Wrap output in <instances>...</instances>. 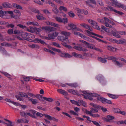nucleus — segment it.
<instances>
[{"label":"nucleus","mask_w":126,"mask_h":126,"mask_svg":"<svg viewBox=\"0 0 126 126\" xmlns=\"http://www.w3.org/2000/svg\"><path fill=\"white\" fill-rule=\"evenodd\" d=\"M0 15L1 16V17L2 18H4V16L6 15V11H3L2 10L0 11Z\"/></svg>","instance_id":"nucleus-34"},{"label":"nucleus","mask_w":126,"mask_h":126,"mask_svg":"<svg viewBox=\"0 0 126 126\" xmlns=\"http://www.w3.org/2000/svg\"><path fill=\"white\" fill-rule=\"evenodd\" d=\"M5 101L7 102H10L11 103L14 105H15L16 106H18V105H20L19 103H18L14 101H12L10 99L7 98H6L5 99Z\"/></svg>","instance_id":"nucleus-21"},{"label":"nucleus","mask_w":126,"mask_h":126,"mask_svg":"<svg viewBox=\"0 0 126 126\" xmlns=\"http://www.w3.org/2000/svg\"><path fill=\"white\" fill-rule=\"evenodd\" d=\"M72 55L75 57L77 58H81L82 55H81L77 54L76 52H73L72 53Z\"/></svg>","instance_id":"nucleus-27"},{"label":"nucleus","mask_w":126,"mask_h":126,"mask_svg":"<svg viewBox=\"0 0 126 126\" xmlns=\"http://www.w3.org/2000/svg\"><path fill=\"white\" fill-rule=\"evenodd\" d=\"M0 51L2 52L3 54H6V51L5 49L4 48L2 47L1 46H0Z\"/></svg>","instance_id":"nucleus-44"},{"label":"nucleus","mask_w":126,"mask_h":126,"mask_svg":"<svg viewBox=\"0 0 126 126\" xmlns=\"http://www.w3.org/2000/svg\"><path fill=\"white\" fill-rule=\"evenodd\" d=\"M78 103L80 105H82L85 107H86V105L85 102L82 100H79L78 101Z\"/></svg>","instance_id":"nucleus-28"},{"label":"nucleus","mask_w":126,"mask_h":126,"mask_svg":"<svg viewBox=\"0 0 126 126\" xmlns=\"http://www.w3.org/2000/svg\"><path fill=\"white\" fill-rule=\"evenodd\" d=\"M20 95L21 96L24 97L28 98L29 101L32 102V104H35L38 103V101L36 99H33L28 96V95L25 93H21L20 94Z\"/></svg>","instance_id":"nucleus-2"},{"label":"nucleus","mask_w":126,"mask_h":126,"mask_svg":"<svg viewBox=\"0 0 126 126\" xmlns=\"http://www.w3.org/2000/svg\"><path fill=\"white\" fill-rule=\"evenodd\" d=\"M60 56L63 57L69 58H71L72 56L68 53H61L60 55Z\"/></svg>","instance_id":"nucleus-19"},{"label":"nucleus","mask_w":126,"mask_h":126,"mask_svg":"<svg viewBox=\"0 0 126 126\" xmlns=\"http://www.w3.org/2000/svg\"><path fill=\"white\" fill-rule=\"evenodd\" d=\"M36 96L37 98H38L40 100H41L42 101H43V97L41 95H36Z\"/></svg>","instance_id":"nucleus-46"},{"label":"nucleus","mask_w":126,"mask_h":126,"mask_svg":"<svg viewBox=\"0 0 126 126\" xmlns=\"http://www.w3.org/2000/svg\"><path fill=\"white\" fill-rule=\"evenodd\" d=\"M82 92L84 94H82L81 95L83 96L84 98L85 99L92 100L93 99L92 97H96V98L98 100L103 103H106L109 104L112 103L111 102L110 100L101 97L97 94L89 93L87 92L86 91H83Z\"/></svg>","instance_id":"nucleus-1"},{"label":"nucleus","mask_w":126,"mask_h":126,"mask_svg":"<svg viewBox=\"0 0 126 126\" xmlns=\"http://www.w3.org/2000/svg\"><path fill=\"white\" fill-rule=\"evenodd\" d=\"M49 24L52 26L55 27H58L59 26V25L58 24H56L55 23L49 22Z\"/></svg>","instance_id":"nucleus-35"},{"label":"nucleus","mask_w":126,"mask_h":126,"mask_svg":"<svg viewBox=\"0 0 126 126\" xmlns=\"http://www.w3.org/2000/svg\"><path fill=\"white\" fill-rule=\"evenodd\" d=\"M21 32L19 30H15L14 31L13 33L15 34H21Z\"/></svg>","instance_id":"nucleus-52"},{"label":"nucleus","mask_w":126,"mask_h":126,"mask_svg":"<svg viewBox=\"0 0 126 126\" xmlns=\"http://www.w3.org/2000/svg\"><path fill=\"white\" fill-rule=\"evenodd\" d=\"M74 34L75 35H79L81 38L84 39L86 36L84 35L83 34L81 33H80L77 31H75L74 32Z\"/></svg>","instance_id":"nucleus-23"},{"label":"nucleus","mask_w":126,"mask_h":126,"mask_svg":"<svg viewBox=\"0 0 126 126\" xmlns=\"http://www.w3.org/2000/svg\"><path fill=\"white\" fill-rule=\"evenodd\" d=\"M33 42L35 43H40L43 45H47L46 43L44 41L40 39L36 38L33 40Z\"/></svg>","instance_id":"nucleus-12"},{"label":"nucleus","mask_w":126,"mask_h":126,"mask_svg":"<svg viewBox=\"0 0 126 126\" xmlns=\"http://www.w3.org/2000/svg\"><path fill=\"white\" fill-rule=\"evenodd\" d=\"M68 21L67 19V18H63L62 19V22L64 24L66 23Z\"/></svg>","instance_id":"nucleus-62"},{"label":"nucleus","mask_w":126,"mask_h":126,"mask_svg":"<svg viewBox=\"0 0 126 126\" xmlns=\"http://www.w3.org/2000/svg\"><path fill=\"white\" fill-rule=\"evenodd\" d=\"M96 78L98 80H99L100 82L103 84V82H105L104 81V78L101 75H99L96 77Z\"/></svg>","instance_id":"nucleus-14"},{"label":"nucleus","mask_w":126,"mask_h":126,"mask_svg":"<svg viewBox=\"0 0 126 126\" xmlns=\"http://www.w3.org/2000/svg\"><path fill=\"white\" fill-rule=\"evenodd\" d=\"M93 123L95 125H96V126H101L98 123V122L95 121H92Z\"/></svg>","instance_id":"nucleus-63"},{"label":"nucleus","mask_w":126,"mask_h":126,"mask_svg":"<svg viewBox=\"0 0 126 126\" xmlns=\"http://www.w3.org/2000/svg\"><path fill=\"white\" fill-rule=\"evenodd\" d=\"M107 48L108 50L110 51H114L116 50V48L113 47L111 46H107Z\"/></svg>","instance_id":"nucleus-31"},{"label":"nucleus","mask_w":126,"mask_h":126,"mask_svg":"<svg viewBox=\"0 0 126 126\" xmlns=\"http://www.w3.org/2000/svg\"><path fill=\"white\" fill-rule=\"evenodd\" d=\"M76 10L78 13L82 14L83 10L80 9L79 8H77L76 9Z\"/></svg>","instance_id":"nucleus-53"},{"label":"nucleus","mask_w":126,"mask_h":126,"mask_svg":"<svg viewBox=\"0 0 126 126\" xmlns=\"http://www.w3.org/2000/svg\"><path fill=\"white\" fill-rule=\"evenodd\" d=\"M58 35V33L57 32H55L52 34L49 33L48 34L49 40L54 39Z\"/></svg>","instance_id":"nucleus-7"},{"label":"nucleus","mask_w":126,"mask_h":126,"mask_svg":"<svg viewBox=\"0 0 126 126\" xmlns=\"http://www.w3.org/2000/svg\"><path fill=\"white\" fill-rule=\"evenodd\" d=\"M30 34V33L22 32L20 34L23 40H27Z\"/></svg>","instance_id":"nucleus-4"},{"label":"nucleus","mask_w":126,"mask_h":126,"mask_svg":"<svg viewBox=\"0 0 126 126\" xmlns=\"http://www.w3.org/2000/svg\"><path fill=\"white\" fill-rule=\"evenodd\" d=\"M112 62L115 65H117L119 67H122L123 66V64L122 63H120L116 60H113Z\"/></svg>","instance_id":"nucleus-20"},{"label":"nucleus","mask_w":126,"mask_h":126,"mask_svg":"<svg viewBox=\"0 0 126 126\" xmlns=\"http://www.w3.org/2000/svg\"><path fill=\"white\" fill-rule=\"evenodd\" d=\"M92 105L94 107V108H96L98 109H100L101 107L99 105H98L96 104H94L91 103L90 105Z\"/></svg>","instance_id":"nucleus-45"},{"label":"nucleus","mask_w":126,"mask_h":126,"mask_svg":"<svg viewBox=\"0 0 126 126\" xmlns=\"http://www.w3.org/2000/svg\"><path fill=\"white\" fill-rule=\"evenodd\" d=\"M13 5L14 7L18 9H19L21 10H23L22 7L21 6L15 3H13Z\"/></svg>","instance_id":"nucleus-26"},{"label":"nucleus","mask_w":126,"mask_h":126,"mask_svg":"<svg viewBox=\"0 0 126 126\" xmlns=\"http://www.w3.org/2000/svg\"><path fill=\"white\" fill-rule=\"evenodd\" d=\"M55 19L57 21L60 22H62V19L60 17L56 16L55 17Z\"/></svg>","instance_id":"nucleus-51"},{"label":"nucleus","mask_w":126,"mask_h":126,"mask_svg":"<svg viewBox=\"0 0 126 126\" xmlns=\"http://www.w3.org/2000/svg\"><path fill=\"white\" fill-rule=\"evenodd\" d=\"M88 22L92 27L94 25H95L96 24V22L95 21H93L91 20H88Z\"/></svg>","instance_id":"nucleus-41"},{"label":"nucleus","mask_w":126,"mask_h":126,"mask_svg":"<svg viewBox=\"0 0 126 126\" xmlns=\"http://www.w3.org/2000/svg\"><path fill=\"white\" fill-rule=\"evenodd\" d=\"M59 9L60 11L63 10L65 12H66L67 11V8L63 6H60L59 8Z\"/></svg>","instance_id":"nucleus-42"},{"label":"nucleus","mask_w":126,"mask_h":126,"mask_svg":"<svg viewBox=\"0 0 126 126\" xmlns=\"http://www.w3.org/2000/svg\"><path fill=\"white\" fill-rule=\"evenodd\" d=\"M68 37H64L62 36H58V39L59 40L63 42V41L66 39H67Z\"/></svg>","instance_id":"nucleus-25"},{"label":"nucleus","mask_w":126,"mask_h":126,"mask_svg":"<svg viewBox=\"0 0 126 126\" xmlns=\"http://www.w3.org/2000/svg\"><path fill=\"white\" fill-rule=\"evenodd\" d=\"M21 93H22L21 92L19 93V94L20 95V96L16 95L15 96V97L18 100L21 101H23V98L21 97H23L21 96L20 95V94Z\"/></svg>","instance_id":"nucleus-37"},{"label":"nucleus","mask_w":126,"mask_h":126,"mask_svg":"<svg viewBox=\"0 0 126 126\" xmlns=\"http://www.w3.org/2000/svg\"><path fill=\"white\" fill-rule=\"evenodd\" d=\"M62 44L63 45L69 49H71L72 48V47L71 46L67 45V44L65 42H63L62 43Z\"/></svg>","instance_id":"nucleus-30"},{"label":"nucleus","mask_w":126,"mask_h":126,"mask_svg":"<svg viewBox=\"0 0 126 126\" xmlns=\"http://www.w3.org/2000/svg\"><path fill=\"white\" fill-rule=\"evenodd\" d=\"M107 58H106L109 60H113L114 59L115 60H118V58H117L113 56H107Z\"/></svg>","instance_id":"nucleus-39"},{"label":"nucleus","mask_w":126,"mask_h":126,"mask_svg":"<svg viewBox=\"0 0 126 126\" xmlns=\"http://www.w3.org/2000/svg\"><path fill=\"white\" fill-rule=\"evenodd\" d=\"M69 16L71 17H73L75 16L74 14L72 11H70L68 13Z\"/></svg>","instance_id":"nucleus-56"},{"label":"nucleus","mask_w":126,"mask_h":126,"mask_svg":"<svg viewBox=\"0 0 126 126\" xmlns=\"http://www.w3.org/2000/svg\"><path fill=\"white\" fill-rule=\"evenodd\" d=\"M112 2V3L113 4L112 6H114L115 5V7L119 8L122 4L118 2L117 0H110Z\"/></svg>","instance_id":"nucleus-10"},{"label":"nucleus","mask_w":126,"mask_h":126,"mask_svg":"<svg viewBox=\"0 0 126 126\" xmlns=\"http://www.w3.org/2000/svg\"><path fill=\"white\" fill-rule=\"evenodd\" d=\"M28 112L25 113L23 111L21 112H20V115L23 117H25V118L27 117Z\"/></svg>","instance_id":"nucleus-36"},{"label":"nucleus","mask_w":126,"mask_h":126,"mask_svg":"<svg viewBox=\"0 0 126 126\" xmlns=\"http://www.w3.org/2000/svg\"><path fill=\"white\" fill-rule=\"evenodd\" d=\"M15 26L14 25L12 24H8L6 25V27L7 28H13Z\"/></svg>","instance_id":"nucleus-59"},{"label":"nucleus","mask_w":126,"mask_h":126,"mask_svg":"<svg viewBox=\"0 0 126 126\" xmlns=\"http://www.w3.org/2000/svg\"><path fill=\"white\" fill-rule=\"evenodd\" d=\"M86 45L87 46L88 48L91 49H94V46L93 45L89 44L88 43V44H86Z\"/></svg>","instance_id":"nucleus-43"},{"label":"nucleus","mask_w":126,"mask_h":126,"mask_svg":"<svg viewBox=\"0 0 126 126\" xmlns=\"http://www.w3.org/2000/svg\"><path fill=\"white\" fill-rule=\"evenodd\" d=\"M27 24L28 25H32L33 26H38L39 25L38 23L35 22L28 21L27 22Z\"/></svg>","instance_id":"nucleus-22"},{"label":"nucleus","mask_w":126,"mask_h":126,"mask_svg":"<svg viewBox=\"0 0 126 126\" xmlns=\"http://www.w3.org/2000/svg\"><path fill=\"white\" fill-rule=\"evenodd\" d=\"M32 11L35 13L39 14V11L35 8H33L32 9Z\"/></svg>","instance_id":"nucleus-55"},{"label":"nucleus","mask_w":126,"mask_h":126,"mask_svg":"<svg viewBox=\"0 0 126 126\" xmlns=\"http://www.w3.org/2000/svg\"><path fill=\"white\" fill-rule=\"evenodd\" d=\"M119 33L122 35H125L126 34V32L124 31H119L117 32Z\"/></svg>","instance_id":"nucleus-61"},{"label":"nucleus","mask_w":126,"mask_h":126,"mask_svg":"<svg viewBox=\"0 0 126 126\" xmlns=\"http://www.w3.org/2000/svg\"><path fill=\"white\" fill-rule=\"evenodd\" d=\"M23 80L25 81H29L30 79V77H27L26 76L23 77Z\"/></svg>","instance_id":"nucleus-48"},{"label":"nucleus","mask_w":126,"mask_h":126,"mask_svg":"<svg viewBox=\"0 0 126 126\" xmlns=\"http://www.w3.org/2000/svg\"><path fill=\"white\" fill-rule=\"evenodd\" d=\"M113 110L114 112L116 113H119L120 110L118 108H114L113 109Z\"/></svg>","instance_id":"nucleus-54"},{"label":"nucleus","mask_w":126,"mask_h":126,"mask_svg":"<svg viewBox=\"0 0 126 126\" xmlns=\"http://www.w3.org/2000/svg\"><path fill=\"white\" fill-rule=\"evenodd\" d=\"M2 5L5 8H12V5L7 2H4L2 4Z\"/></svg>","instance_id":"nucleus-17"},{"label":"nucleus","mask_w":126,"mask_h":126,"mask_svg":"<svg viewBox=\"0 0 126 126\" xmlns=\"http://www.w3.org/2000/svg\"><path fill=\"white\" fill-rule=\"evenodd\" d=\"M61 34L65 36V37H68V36H69L71 33L69 32H67L65 31H63L61 32Z\"/></svg>","instance_id":"nucleus-24"},{"label":"nucleus","mask_w":126,"mask_h":126,"mask_svg":"<svg viewBox=\"0 0 126 126\" xmlns=\"http://www.w3.org/2000/svg\"><path fill=\"white\" fill-rule=\"evenodd\" d=\"M119 8H121L123 9L126 11V7L124 5L122 4Z\"/></svg>","instance_id":"nucleus-64"},{"label":"nucleus","mask_w":126,"mask_h":126,"mask_svg":"<svg viewBox=\"0 0 126 126\" xmlns=\"http://www.w3.org/2000/svg\"><path fill=\"white\" fill-rule=\"evenodd\" d=\"M40 28L44 30L47 31L49 32H50L55 30L54 28L50 27H42Z\"/></svg>","instance_id":"nucleus-5"},{"label":"nucleus","mask_w":126,"mask_h":126,"mask_svg":"<svg viewBox=\"0 0 126 126\" xmlns=\"http://www.w3.org/2000/svg\"><path fill=\"white\" fill-rule=\"evenodd\" d=\"M98 60L102 63H105L107 62L106 59L101 58V57H98Z\"/></svg>","instance_id":"nucleus-29"},{"label":"nucleus","mask_w":126,"mask_h":126,"mask_svg":"<svg viewBox=\"0 0 126 126\" xmlns=\"http://www.w3.org/2000/svg\"><path fill=\"white\" fill-rule=\"evenodd\" d=\"M55 8L53 9V11L55 14H57L59 12V10L55 7Z\"/></svg>","instance_id":"nucleus-57"},{"label":"nucleus","mask_w":126,"mask_h":126,"mask_svg":"<svg viewBox=\"0 0 126 126\" xmlns=\"http://www.w3.org/2000/svg\"><path fill=\"white\" fill-rule=\"evenodd\" d=\"M68 91L70 93H72L74 94L77 95L79 96H80V94H78V92L77 90H75L71 89H70L68 90Z\"/></svg>","instance_id":"nucleus-18"},{"label":"nucleus","mask_w":126,"mask_h":126,"mask_svg":"<svg viewBox=\"0 0 126 126\" xmlns=\"http://www.w3.org/2000/svg\"><path fill=\"white\" fill-rule=\"evenodd\" d=\"M51 44L52 45H53L54 46H56L59 48L61 47L60 46L59 44L58 43L55 42H53Z\"/></svg>","instance_id":"nucleus-50"},{"label":"nucleus","mask_w":126,"mask_h":126,"mask_svg":"<svg viewBox=\"0 0 126 126\" xmlns=\"http://www.w3.org/2000/svg\"><path fill=\"white\" fill-rule=\"evenodd\" d=\"M107 94L109 97L113 99H116L118 97L117 96H116L115 95L110 94Z\"/></svg>","instance_id":"nucleus-32"},{"label":"nucleus","mask_w":126,"mask_h":126,"mask_svg":"<svg viewBox=\"0 0 126 126\" xmlns=\"http://www.w3.org/2000/svg\"><path fill=\"white\" fill-rule=\"evenodd\" d=\"M80 25L81 26L89 30L90 31H93V29L90 26L86 24L85 23H83L81 24Z\"/></svg>","instance_id":"nucleus-15"},{"label":"nucleus","mask_w":126,"mask_h":126,"mask_svg":"<svg viewBox=\"0 0 126 126\" xmlns=\"http://www.w3.org/2000/svg\"><path fill=\"white\" fill-rule=\"evenodd\" d=\"M98 109L95 108H91V109L92 113H95L98 112Z\"/></svg>","instance_id":"nucleus-49"},{"label":"nucleus","mask_w":126,"mask_h":126,"mask_svg":"<svg viewBox=\"0 0 126 126\" xmlns=\"http://www.w3.org/2000/svg\"><path fill=\"white\" fill-rule=\"evenodd\" d=\"M68 25L71 29H73V30L78 31H82V30L80 29L79 28L76 27V26L73 24H69Z\"/></svg>","instance_id":"nucleus-9"},{"label":"nucleus","mask_w":126,"mask_h":126,"mask_svg":"<svg viewBox=\"0 0 126 126\" xmlns=\"http://www.w3.org/2000/svg\"><path fill=\"white\" fill-rule=\"evenodd\" d=\"M67 84L70 86L74 87H76L78 86L77 84L76 83H67Z\"/></svg>","instance_id":"nucleus-33"},{"label":"nucleus","mask_w":126,"mask_h":126,"mask_svg":"<svg viewBox=\"0 0 126 126\" xmlns=\"http://www.w3.org/2000/svg\"><path fill=\"white\" fill-rule=\"evenodd\" d=\"M118 32L119 31L116 30L115 31H112L111 32L114 36L117 38H120L121 37V36L118 34L119 33L117 32Z\"/></svg>","instance_id":"nucleus-16"},{"label":"nucleus","mask_w":126,"mask_h":126,"mask_svg":"<svg viewBox=\"0 0 126 126\" xmlns=\"http://www.w3.org/2000/svg\"><path fill=\"white\" fill-rule=\"evenodd\" d=\"M36 17L37 19L41 20H43L44 19V18L43 16L39 15H37Z\"/></svg>","instance_id":"nucleus-47"},{"label":"nucleus","mask_w":126,"mask_h":126,"mask_svg":"<svg viewBox=\"0 0 126 126\" xmlns=\"http://www.w3.org/2000/svg\"><path fill=\"white\" fill-rule=\"evenodd\" d=\"M73 48L76 50L84 51H87V50L85 48L81 47L79 46H74Z\"/></svg>","instance_id":"nucleus-13"},{"label":"nucleus","mask_w":126,"mask_h":126,"mask_svg":"<svg viewBox=\"0 0 126 126\" xmlns=\"http://www.w3.org/2000/svg\"><path fill=\"white\" fill-rule=\"evenodd\" d=\"M109 7L110 9V11H113L114 12L121 15H122L124 14V13L122 12L116 10L111 6H109Z\"/></svg>","instance_id":"nucleus-8"},{"label":"nucleus","mask_w":126,"mask_h":126,"mask_svg":"<svg viewBox=\"0 0 126 126\" xmlns=\"http://www.w3.org/2000/svg\"><path fill=\"white\" fill-rule=\"evenodd\" d=\"M30 112H28V115L32 118H36L35 113L36 111L34 110H29Z\"/></svg>","instance_id":"nucleus-6"},{"label":"nucleus","mask_w":126,"mask_h":126,"mask_svg":"<svg viewBox=\"0 0 126 126\" xmlns=\"http://www.w3.org/2000/svg\"><path fill=\"white\" fill-rule=\"evenodd\" d=\"M70 112L71 114H73L74 115H78V114L76 112L73 110H70Z\"/></svg>","instance_id":"nucleus-58"},{"label":"nucleus","mask_w":126,"mask_h":126,"mask_svg":"<svg viewBox=\"0 0 126 126\" xmlns=\"http://www.w3.org/2000/svg\"><path fill=\"white\" fill-rule=\"evenodd\" d=\"M3 74L6 77H8L10 79H11V78L10 77L11 75L7 72H2Z\"/></svg>","instance_id":"nucleus-38"},{"label":"nucleus","mask_w":126,"mask_h":126,"mask_svg":"<svg viewBox=\"0 0 126 126\" xmlns=\"http://www.w3.org/2000/svg\"><path fill=\"white\" fill-rule=\"evenodd\" d=\"M114 117L112 116L108 115L106 117H104L103 119L105 121L107 122H110L111 120L114 119Z\"/></svg>","instance_id":"nucleus-11"},{"label":"nucleus","mask_w":126,"mask_h":126,"mask_svg":"<svg viewBox=\"0 0 126 126\" xmlns=\"http://www.w3.org/2000/svg\"><path fill=\"white\" fill-rule=\"evenodd\" d=\"M43 98L45 100L50 102H51L53 101V99L50 98H47L45 97H43Z\"/></svg>","instance_id":"nucleus-40"},{"label":"nucleus","mask_w":126,"mask_h":126,"mask_svg":"<svg viewBox=\"0 0 126 126\" xmlns=\"http://www.w3.org/2000/svg\"><path fill=\"white\" fill-rule=\"evenodd\" d=\"M8 33L10 34H12L13 33V29H9L7 31Z\"/></svg>","instance_id":"nucleus-60"},{"label":"nucleus","mask_w":126,"mask_h":126,"mask_svg":"<svg viewBox=\"0 0 126 126\" xmlns=\"http://www.w3.org/2000/svg\"><path fill=\"white\" fill-rule=\"evenodd\" d=\"M104 19L105 22V25L106 27L110 28H111L112 27L111 25L109 24L108 23H111L113 25L114 24V23L112 21H111L108 18L106 17H104Z\"/></svg>","instance_id":"nucleus-3"}]
</instances>
